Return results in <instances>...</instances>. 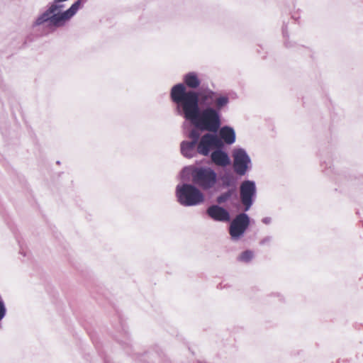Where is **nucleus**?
<instances>
[{
  "mask_svg": "<svg viewBox=\"0 0 363 363\" xmlns=\"http://www.w3.org/2000/svg\"><path fill=\"white\" fill-rule=\"evenodd\" d=\"M169 98L176 111L182 117L199 113L215 108H225L230 103L226 94L211 89L201 84L198 74L189 72L183 76V82L172 86Z\"/></svg>",
  "mask_w": 363,
  "mask_h": 363,
  "instance_id": "obj_1",
  "label": "nucleus"
},
{
  "mask_svg": "<svg viewBox=\"0 0 363 363\" xmlns=\"http://www.w3.org/2000/svg\"><path fill=\"white\" fill-rule=\"evenodd\" d=\"M223 108H215L183 117L200 132L197 152L202 156H208L213 150L221 145L217 132L222 125L221 111Z\"/></svg>",
  "mask_w": 363,
  "mask_h": 363,
  "instance_id": "obj_2",
  "label": "nucleus"
},
{
  "mask_svg": "<svg viewBox=\"0 0 363 363\" xmlns=\"http://www.w3.org/2000/svg\"><path fill=\"white\" fill-rule=\"evenodd\" d=\"M175 194L177 201L183 206H195L205 200L204 194L192 182H183L176 186Z\"/></svg>",
  "mask_w": 363,
  "mask_h": 363,
  "instance_id": "obj_3",
  "label": "nucleus"
},
{
  "mask_svg": "<svg viewBox=\"0 0 363 363\" xmlns=\"http://www.w3.org/2000/svg\"><path fill=\"white\" fill-rule=\"evenodd\" d=\"M217 182L218 174L210 167L199 166L194 172V184L203 191L213 188Z\"/></svg>",
  "mask_w": 363,
  "mask_h": 363,
  "instance_id": "obj_4",
  "label": "nucleus"
},
{
  "mask_svg": "<svg viewBox=\"0 0 363 363\" xmlns=\"http://www.w3.org/2000/svg\"><path fill=\"white\" fill-rule=\"evenodd\" d=\"M246 212L238 213L230 223L228 233L233 242L240 240L250 225L251 219Z\"/></svg>",
  "mask_w": 363,
  "mask_h": 363,
  "instance_id": "obj_5",
  "label": "nucleus"
},
{
  "mask_svg": "<svg viewBox=\"0 0 363 363\" xmlns=\"http://www.w3.org/2000/svg\"><path fill=\"white\" fill-rule=\"evenodd\" d=\"M232 156L233 159V169L237 175L244 176L252 169L251 158L244 148H234Z\"/></svg>",
  "mask_w": 363,
  "mask_h": 363,
  "instance_id": "obj_6",
  "label": "nucleus"
},
{
  "mask_svg": "<svg viewBox=\"0 0 363 363\" xmlns=\"http://www.w3.org/2000/svg\"><path fill=\"white\" fill-rule=\"evenodd\" d=\"M256 195L257 187L255 181L246 179L240 184V197L244 211H248L251 208L255 201Z\"/></svg>",
  "mask_w": 363,
  "mask_h": 363,
  "instance_id": "obj_7",
  "label": "nucleus"
},
{
  "mask_svg": "<svg viewBox=\"0 0 363 363\" xmlns=\"http://www.w3.org/2000/svg\"><path fill=\"white\" fill-rule=\"evenodd\" d=\"M187 137L190 140L181 142L180 152L183 157L190 159L199 155L197 152V146L199 142L200 132L194 127L189 130Z\"/></svg>",
  "mask_w": 363,
  "mask_h": 363,
  "instance_id": "obj_8",
  "label": "nucleus"
},
{
  "mask_svg": "<svg viewBox=\"0 0 363 363\" xmlns=\"http://www.w3.org/2000/svg\"><path fill=\"white\" fill-rule=\"evenodd\" d=\"M206 214L215 221L228 222L230 220L229 211L218 203L208 206L206 209Z\"/></svg>",
  "mask_w": 363,
  "mask_h": 363,
  "instance_id": "obj_9",
  "label": "nucleus"
},
{
  "mask_svg": "<svg viewBox=\"0 0 363 363\" xmlns=\"http://www.w3.org/2000/svg\"><path fill=\"white\" fill-rule=\"evenodd\" d=\"M208 156L211 162L219 167H225L231 163L230 156L223 146H218Z\"/></svg>",
  "mask_w": 363,
  "mask_h": 363,
  "instance_id": "obj_10",
  "label": "nucleus"
},
{
  "mask_svg": "<svg viewBox=\"0 0 363 363\" xmlns=\"http://www.w3.org/2000/svg\"><path fill=\"white\" fill-rule=\"evenodd\" d=\"M218 139L221 141V145L224 147L225 145H231L235 143L236 140V133L234 128L230 125H220V128L217 132Z\"/></svg>",
  "mask_w": 363,
  "mask_h": 363,
  "instance_id": "obj_11",
  "label": "nucleus"
},
{
  "mask_svg": "<svg viewBox=\"0 0 363 363\" xmlns=\"http://www.w3.org/2000/svg\"><path fill=\"white\" fill-rule=\"evenodd\" d=\"M219 179L221 181V187L223 189L238 187V179L230 171H225L223 174L220 175Z\"/></svg>",
  "mask_w": 363,
  "mask_h": 363,
  "instance_id": "obj_12",
  "label": "nucleus"
},
{
  "mask_svg": "<svg viewBox=\"0 0 363 363\" xmlns=\"http://www.w3.org/2000/svg\"><path fill=\"white\" fill-rule=\"evenodd\" d=\"M227 191L221 193L216 197V202L218 204L224 203L230 199H238V187H227Z\"/></svg>",
  "mask_w": 363,
  "mask_h": 363,
  "instance_id": "obj_13",
  "label": "nucleus"
},
{
  "mask_svg": "<svg viewBox=\"0 0 363 363\" xmlns=\"http://www.w3.org/2000/svg\"><path fill=\"white\" fill-rule=\"evenodd\" d=\"M196 168H198V167L194 165L183 167L180 172L182 180L188 182L190 180V177H191V181L193 182L194 172Z\"/></svg>",
  "mask_w": 363,
  "mask_h": 363,
  "instance_id": "obj_14",
  "label": "nucleus"
},
{
  "mask_svg": "<svg viewBox=\"0 0 363 363\" xmlns=\"http://www.w3.org/2000/svg\"><path fill=\"white\" fill-rule=\"evenodd\" d=\"M254 257V253L250 250H246L240 253L237 259L239 262L249 263Z\"/></svg>",
  "mask_w": 363,
  "mask_h": 363,
  "instance_id": "obj_15",
  "label": "nucleus"
},
{
  "mask_svg": "<svg viewBox=\"0 0 363 363\" xmlns=\"http://www.w3.org/2000/svg\"><path fill=\"white\" fill-rule=\"evenodd\" d=\"M272 236H266L264 237L263 239H262L260 241H259V245H269L270 242H272Z\"/></svg>",
  "mask_w": 363,
  "mask_h": 363,
  "instance_id": "obj_16",
  "label": "nucleus"
},
{
  "mask_svg": "<svg viewBox=\"0 0 363 363\" xmlns=\"http://www.w3.org/2000/svg\"><path fill=\"white\" fill-rule=\"evenodd\" d=\"M262 222L264 224L268 225L272 222V218L270 217H264L262 219Z\"/></svg>",
  "mask_w": 363,
  "mask_h": 363,
  "instance_id": "obj_17",
  "label": "nucleus"
},
{
  "mask_svg": "<svg viewBox=\"0 0 363 363\" xmlns=\"http://www.w3.org/2000/svg\"><path fill=\"white\" fill-rule=\"evenodd\" d=\"M282 33H283L284 38H288L289 35H288L287 28H286V25L283 26V27H282Z\"/></svg>",
  "mask_w": 363,
  "mask_h": 363,
  "instance_id": "obj_18",
  "label": "nucleus"
},
{
  "mask_svg": "<svg viewBox=\"0 0 363 363\" xmlns=\"http://www.w3.org/2000/svg\"><path fill=\"white\" fill-rule=\"evenodd\" d=\"M273 295L277 296L279 298V301H283L284 297L279 294H274Z\"/></svg>",
  "mask_w": 363,
  "mask_h": 363,
  "instance_id": "obj_19",
  "label": "nucleus"
},
{
  "mask_svg": "<svg viewBox=\"0 0 363 363\" xmlns=\"http://www.w3.org/2000/svg\"><path fill=\"white\" fill-rule=\"evenodd\" d=\"M284 44L286 45V47H291V45L290 44V43L289 41H287L286 40H285Z\"/></svg>",
  "mask_w": 363,
  "mask_h": 363,
  "instance_id": "obj_20",
  "label": "nucleus"
},
{
  "mask_svg": "<svg viewBox=\"0 0 363 363\" xmlns=\"http://www.w3.org/2000/svg\"><path fill=\"white\" fill-rule=\"evenodd\" d=\"M234 206H235L236 208H239L240 205L238 203H235L234 204Z\"/></svg>",
  "mask_w": 363,
  "mask_h": 363,
  "instance_id": "obj_21",
  "label": "nucleus"
},
{
  "mask_svg": "<svg viewBox=\"0 0 363 363\" xmlns=\"http://www.w3.org/2000/svg\"><path fill=\"white\" fill-rule=\"evenodd\" d=\"M23 256H26V254L23 253V252H21Z\"/></svg>",
  "mask_w": 363,
  "mask_h": 363,
  "instance_id": "obj_22",
  "label": "nucleus"
}]
</instances>
